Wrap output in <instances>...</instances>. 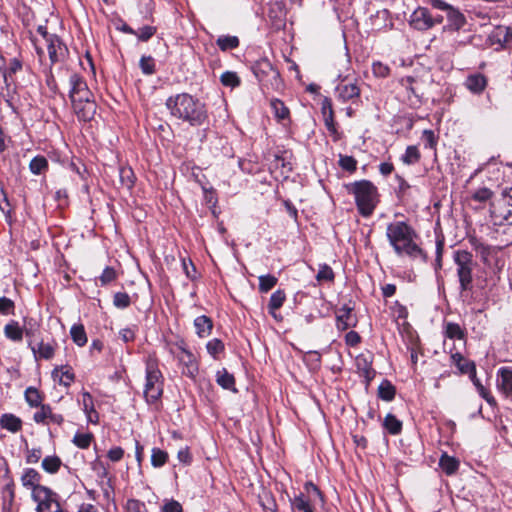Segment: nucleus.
<instances>
[{
    "label": "nucleus",
    "instance_id": "3",
    "mask_svg": "<svg viewBox=\"0 0 512 512\" xmlns=\"http://www.w3.org/2000/svg\"><path fill=\"white\" fill-rule=\"evenodd\" d=\"M386 236L395 253L412 258L425 257L422 249L416 244V233L406 222L397 221L388 224Z\"/></svg>",
    "mask_w": 512,
    "mask_h": 512
},
{
    "label": "nucleus",
    "instance_id": "33",
    "mask_svg": "<svg viewBox=\"0 0 512 512\" xmlns=\"http://www.w3.org/2000/svg\"><path fill=\"white\" fill-rule=\"evenodd\" d=\"M285 300L286 294L284 290L278 289L273 292L268 303L269 313H273V311H277L279 308H281Z\"/></svg>",
    "mask_w": 512,
    "mask_h": 512
},
{
    "label": "nucleus",
    "instance_id": "46",
    "mask_svg": "<svg viewBox=\"0 0 512 512\" xmlns=\"http://www.w3.org/2000/svg\"><path fill=\"white\" fill-rule=\"evenodd\" d=\"M168 459V453L160 448H153L151 451V464L154 467L163 466Z\"/></svg>",
    "mask_w": 512,
    "mask_h": 512
},
{
    "label": "nucleus",
    "instance_id": "5",
    "mask_svg": "<svg viewBox=\"0 0 512 512\" xmlns=\"http://www.w3.org/2000/svg\"><path fill=\"white\" fill-rule=\"evenodd\" d=\"M345 188L348 194L353 195L359 214L370 217L379 203L377 187L369 180H359L345 184Z\"/></svg>",
    "mask_w": 512,
    "mask_h": 512
},
{
    "label": "nucleus",
    "instance_id": "12",
    "mask_svg": "<svg viewBox=\"0 0 512 512\" xmlns=\"http://www.w3.org/2000/svg\"><path fill=\"white\" fill-rule=\"evenodd\" d=\"M488 41L491 45H499L495 48L496 51L507 48L508 44L512 42V28L502 25L495 27L488 36Z\"/></svg>",
    "mask_w": 512,
    "mask_h": 512
},
{
    "label": "nucleus",
    "instance_id": "59",
    "mask_svg": "<svg viewBox=\"0 0 512 512\" xmlns=\"http://www.w3.org/2000/svg\"><path fill=\"white\" fill-rule=\"evenodd\" d=\"M424 147L434 149L437 144V138L432 130H424L421 137Z\"/></svg>",
    "mask_w": 512,
    "mask_h": 512
},
{
    "label": "nucleus",
    "instance_id": "42",
    "mask_svg": "<svg viewBox=\"0 0 512 512\" xmlns=\"http://www.w3.org/2000/svg\"><path fill=\"white\" fill-rule=\"evenodd\" d=\"M220 82L226 87L235 88L241 83L239 76L236 72L226 71L220 76Z\"/></svg>",
    "mask_w": 512,
    "mask_h": 512
},
{
    "label": "nucleus",
    "instance_id": "45",
    "mask_svg": "<svg viewBox=\"0 0 512 512\" xmlns=\"http://www.w3.org/2000/svg\"><path fill=\"white\" fill-rule=\"evenodd\" d=\"M93 434L92 433H76L72 439V442L75 446H77L80 449H87L92 440H93Z\"/></svg>",
    "mask_w": 512,
    "mask_h": 512
},
{
    "label": "nucleus",
    "instance_id": "31",
    "mask_svg": "<svg viewBox=\"0 0 512 512\" xmlns=\"http://www.w3.org/2000/svg\"><path fill=\"white\" fill-rule=\"evenodd\" d=\"M395 393V387L388 380H383L378 387V397L384 401H392Z\"/></svg>",
    "mask_w": 512,
    "mask_h": 512
},
{
    "label": "nucleus",
    "instance_id": "39",
    "mask_svg": "<svg viewBox=\"0 0 512 512\" xmlns=\"http://www.w3.org/2000/svg\"><path fill=\"white\" fill-rule=\"evenodd\" d=\"M48 168V161L44 156H36L34 157L29 164L30 171L35 174L39 175L46 171Z\"/></svg>",
    "mask_w": 512,
    "mask_h": 512
},
{
    "label": "nucleus",
    "instance_id": "38",
    "mask_svg": "<svg viewBox=\"0 0 512 512\" xmlns=\"http://www.w3.org/2000/svg\"><path fill=\"white\" fill-rule=\"evenodd\" d=\"M217 45L222 51L235 49L239 46V39L236 36H220L217 39Z\"/></svg>",
    "mask_w": 512,
    "mask_h": 512
},
{
    "label": "nucleus",
    "instance_id": "28",
    "mask_svg": "<svg viewBox=\"0 0 512 512\" xmlns=\"http://www.w3.org/2000/svg\"><path fill=\"white\" fill-rule=\"evenodd\" d=\"M70 335L73 342L80 347L87 343V335L82 324H74L70 329Z\"/></svg>",
    "mask_w": 512,
    "mask_h": 512
},
{
    "label": "nucleus",
    "instance_id": "58",
    "mask_svg": "<svg viewBox=\"0 0 512 512\" xmlns=\"http://www.w3.org/2000/svg\"><path fill=\"white\" fill-rule=\"evenodd\" d=\"M125 509L127 512H148L145 503L136 499H129Z\"/></svg>",
    "mask_w": 512,
    "mask_h": 512
},
{
    "label": "nucleus",
    "instance_id": "7",
    "mask_svg": "<svg viewBox=\"0 0 512 512\" xmlns=\"http://www.w3.org/2000/svg\"><path fill=\"white\" fill-rule=\"evenodd\" d=\"M490 217L495 225H512V186L491 203Z\"/></svg>",
    "mask_w": 512,
    "mask_h": 512
},
{
    "label": "nucleus",
    "instance_id": "49",
    "mask_svg": "<svg viewBox=\"0 0 512 512\" xmlns=\"http://www.w3.org/2000/svg\"><path fill=\"white\" fill-rule=\"evenodd\" d=\"M61 465V460L57 456L45 457L42 461V467L49 473L56 472Z\"/></svg>",
    "mask_w": 512,
    "mask_h": 512
},
{
    "label": "nucleus",
    "instance_id": "62",
    "mask_svg": "<svg viewBox=\"0 0 512 512\" xmlns=\"http://www.w3.org/2000/svg\"><path fill=\"white\" fill-rule=\"evenodd\" d=\"M115 279H116V272L112 267H106L103 270L101 276L99 277V280L102 285H106Z\"/></svg>",
    "mask_w": 512,
    "mask_h": 512
},
{
    "label": "nucleus",
    "instance_id": "23",
    "mask_svg": "<svg viewBox=\"0 0 512 512\" xmlns=\"http://www.w3.org/2000/svg\"><path fill=\"white\" fill-rule=\"evenodd\" d=\"M194 326L197 335L201 338H205L211 334L213 322L208 316L201 315L194 320Z\"/></svg>",
    "mask_w": 512,
    "mask_h": 512
},
{
    "label": "nucleus",
    "instance_id": "48",
    "mask_svg": "<svg viewBox=\"0 0 512 512\" xmlns=\"http://www.w3.org/2000/svg\"><path fill=\"white\" fill-rule=\"evenodd\" d=\"M473 384L475 385L478 393L482 398H484L488 404L495 405L496 400L495 398L489 393V391L483 386V384L480 382V380L475 375V378H470Z\"/></svg>",
    "mask_w": 512,
    "mask_h": 512
},
{
    "label": "nucleus",
    "instance_id": "14",
    "mask_svg": "<svg viewBox=\"0 0 512 512\" xmlns=\"http://www.w3.org/2000/svg\"><path fill=\"white\" fill-rule=\"evenodd\" d=\"M335 93L339 100L346 102L354 98H358L360 96V88L356 82H348L346 80H342L336 86Z\"/></svg>",
    "mask_w": 512,
    "mask_h": 512
},
{
    "label": "nucleus",
    "instance_id": "60",
    "mask_svg": "<svg viewBox=\"0 0 512 512\" xmlns=\"http://www.w3.org/2000/svg\"><path fill=\"white\" fill-rule=\"evenodd\" d=\"M372 72L376 77L385 78L390 74V68L388 65L377 61L372 64Z\"/></svg>",
    "mask_w": 512,
    "mask_h": 512
},
{
    "label": "nucleus",
    "instance_id": "27",
    "mask_svg": "<svg viewBox=\"0 0 512 512\" xmlns=\"http://www.w3.org/2000/svg\"><path fill=\"white\" fill-rule=\"evenodd\" d=\"M216 382L224 389L231 390L233 392L237 391V389L235 388L234 376L231 373H229L225 368L217 372Z\"/></svg>",
    "mask_w": 512,
    "mask_h": 512
},
{
    "label": "nucleus",
    "instance_id": "16",
    "mask_svg": "<svg viewBox=\"0 0 512 512\" xmlns=\"http://www.w3.org/2000/svg\"><path fill=\"white\" fill-rule=\"evenodd\" d=\"M497 388L506 396H512V368L501 367L497 372Z\"/></svg>",
    "mask_w": 512,
    "mask_h": 512
},
{
    "label": "nucleus",
    "instance_id": "25",
    "mask_svg": "<svg viewBox=\"0 0 512 512\" xmlns=\"http://www.w3.org/2000/svg\"><path fill=\"white\" fill-rule=\"evenodd\" d=\"M0 426L12 433H16L22 428V421L13 414H3L0 418Z\"/></svg>",
    "mask_w": 512,
    "mask_h": 512
},
{
    "label": "nucleus",
    "instance_id": "52",
    "mask_svg": "<svg viewBox=\"0 0 512 512\" xmlns=\"http://www.w3.org/2000/svg\"><path fill=\"white\" fill-rule=\"evenodd\" d=\"M156 31H157L156 27L146 25V26H143V27L139 28V29L136 31V34H134V35H135V36H137V38H138V40H139V41L146 42V41H148L151 37H153V36H154V34L156 33Z\"/></svg>",
    "mask_w": 512,
    "mask_h": 512
},
{
    "label": "nucleus",
    "instance_id": "50",
    "mask_svg": "<svg viewBox=\"0 0 512 512\" xmlns=\"http://www.w3.org/2000/svg\"><path fill=\"white\" fill-rule=\"evenodd\" d=\"M316 279L319 282L327 281L332 282L334 280V272L332 268L327 264H322L319 266V271L316 275Z\"/></svg>",
    "mask_w": 512,
    "mask_h": 512
},
{
    "label": "nucleus",
    "instance_id": "13",
    "mask_svg": "<svg viewBox=\"0 0 512 512\" xmlns=\"http://www.w3.org/2000/svg\"><path fill=\"white\" fill-rule=\"evenodd\" d=\"M28 347L31 349L36 361L41 359L50 360L54 357L56 342H44L41 340L40 342L34 344L33 340H29Z\"/></svg>",
    "mask_w": 512,
    "mask_h": 512
},
{
    "label": "nucleus",
    "instance_id": "1",
    "mask_svg": "<svg viewBox=\"0 0 512 512\" xmlns=\"http://www.w3.org/2000/svg\"><path fill=\"white\" fill-rule=\"evenodd\" d=\"M453 260L456 265L460 296L467 304L480 306L478 311L482 312L494 294L496 279L487 275H477L473 280L475 262L473 255L466 250L455 251Z\"/></svg>",
    "mask_w": 512,
    "mask_h": 512
},
{
    "label": "nucleus",
    "instance_id": "61",
    "mask_svg": "<svg viewBox=\"0 0 512 512\" xmlns=\"http://www.w3.org/2000/svg\"><path fill=\"white\" fill-rule=\"evenodd\" d=\"M433 9L445 12V14L453 7L450 3L444 0H426Z\"/></svg>",
    "mask_w": 512,
    "mask_h": 512
},
{
    "label": "nucleus",
    "instance_id": "53",
    "mask_svg": "<svg viewBox=\"0 0 512 512\" xmlns=\"http://www.w3.org/2000/svg\"><path fill=\"white\" fill-rule=\"evenodd\" d=\"M492 195H493V192L489 188L482 187V188L477 189L475 192H473L471 198L474 201L483 203V202L490 200Z\"/></svg>",
    "mask_w": 512,
    "mask_h": 512
},
{
    "label": "nucleus",
    "instance_id": "29",
    "mask_svg": "<svg viewBox=\"0 0 512 512\" xmlns=\"http://www.w3.org/2000/svg\"><path fill=\"white\" fill-rule=\"evenodd\" d=\"M439 465L442 471L451 476L458 469L459 462L456 458L444 454L440 458Z\"/></svg>",
    "mask_w": 512,
    "mask_h": 512
},
{
    "label": "nucleus",
    "instance_id": "43",
    "mask_svg": "<svg viewBox=\"0 0 512 512\" xmlns=\"http://www.w3.org/2000/svg\"><path fill=\"white\" fill-rule=\"evenodd\" d=\"M278 282V279L271 274L259 276V291L267 293L270 291Z\"/></svg>",
    "mask_w": 512,
    "mask_h": 512
},
{
    "label": "nucleus",
    "instance_id": "56",
    "mask_svg": "<svg viewBox=\"0 0 512 512\" xmlns=\"http://www.w3.org/2000/svg\"><path fill=\"white\" fill-rule=\"evenodd\" d=\"M339 165L343 170L354 172L357 168V161L352 156L340 155Z\"/></svg>",
    "mask_w": 512,
    "mask_h": 512
},
{
    "label": "nucleus",
    "instance_id": "44",
    "mask_svg": "<svg viewBox=\"0 0 512 512\" xmlns=\"http://www.w3.org/2000/svg\"><path fill=\"white\" fill-rule=\"evenodd\" d=\"M22 329L23 334H25L29 340H32V338H34L39 332V324L33 318H24V325Z\"/></svg>",
    "mask_w": 512,
    "mask_h": 512
},
{
    "label": "nucleus",
    "instance_id": "35",
    "mask_svg": "<svg viewBox=\"0 0 512 512\" xmlns=\"http://www.w3.org/2000/svg\"><path fill=\"white\" fill-rule=\"evenodd\" d=\"M119 178L121 185L126 189H131L135 182V175L130 167H121L119 169Z\"/></svg>",
    "mask_w": 512,
    "mask_h": 512
},
{
    "label": "nucleus",
    "instance_id": "41",
    "mask_svg": "<svg viewBox=\"0 0 512 512\" xmlns=\"http://www.w3.org/2000/svg\"><path fill=\"white\" fill-rule=\"evenodd\" d=\"M25 400L31 407H41L42 396L35 387H28L25 390Z\"/></svg>",
    "mask_w": 512,
    "mask_h": 512
},
{
    "label": "nucleus",
    "instance_id": "55",
    "mask_svg": "<svg viewBox=\"0 0 512 512\" xmlns=\"http://www.w3.org/2000/svg\"><path fill=\"white\" fill-rule=\"evenodd\" d=\"M15 303L5 296L0 297V315L14 314Z\"/></svg>",
    "mask_w": 512,
    "mask_h": 512
},
{
    "label": "nucleus",
    "instance_id": "26",
    "mask_svg": "<svg viewBox=\"0 0 512 512\" xmlns=\"http://www.w3.org/2000/svg\"><path fill=\"white\" fill-rule=\"evenodd\" d=\"M4 335L11 341L20 342L23 339V329L15 320H11L4 327Z\"/></svg>",
    "mask_w": 512,
    "mask_h": 512
},
{
    "label": "nucleus",
    "instance_id": "36",
    "mask_svg": "<svg viewBox=\"0 0 512 512\" xmlns=\"http://www.w3.org/2000/svg\"><path fill=\"white\" fill-rule=\"evenodd\" d=\"M61 372L59 377L60 384L68 387L74 381V374L68 366L56 367L53 370V375L58 376V373Z\"/></svg>",
    "mask_w": 512,
    "mask_h": 512
},
{
    "label": "nucleus",
    "instance_id": "21",
    "mask_svg": "<svg viewBox=\"0 0 512 512\" xmlns=\"http://www.w3.org/2000/svg\"><path fill=\"white\" fill-rule=\"evenodd\" d=\"M356 325L355 317L352 315V309L344 306L339 310L337 314V328L339 330H347L350 327H354Z\"/></svg>",
    "mask_w": 512,
    "mask_h": 512
},
{
    "label": "nucleus",
    "instance_id": "10",
    "mask_svg": "<svg viewBox=\"0 0 512 512\" xmlns=\"http://www.w3.org/2000/svg\"><path fill=\"white\" fill-rule=\"evenodd\" d=\"M254 74L257 77L259 81L264 80V76L270 75L271 76V85L278 89L280 88L282 81L280 78V73L277 69L273 67L270 61L268 60H262L258 62L254 68H253Z\"/></svg>",
    "mask_w": 512,
    "mask_h": 512
},
{
    "label": "nucleus",
    "instance_id": "2",
    "mask_svg": "<svg viewBox=\"0 0 512 512\" xmlns=\"http://www.w3.org/2000/svg\"><path fill=\"white\" fill-rule=\"evenodd\" d=\"M170 115L191 126H200L207 119L205 104L188 93H179L166 100Z\"/></svg>",
    "mask_w": 512,
    "mask_h": 512
},
{
    "label": "nucleus",
    "instance_id": "6",
    "mask_svg": "<svg viewBox=\"0 0 512 512\" xmlns=\"http://www.w3.org/2000/svg\"><path fill=\"white\" fill-rule=\"evenodd\" d=\"M144 397L148 404L157 403L163 394L164 377L157 360L149 358L145 369Z\"/></svg>",
    "mask_w": 512,
    "mask_h": 512
},
{
    "label": "nucleus",
    "instance_id": "19",
    "mask_svg": "<svg viewBox=\"0 0 512 512\" xmlns=\"http://www.w3.org/2000/svg\"><path fill=\"white\" fill-rule=\"evenodd\" d=\"M285 154L286 152L273 154L269 167L272 171H279L281 175L287 176L292 171V164L287 160Z\"/></svg>",
    "mask_w": 512,
    "mask_h": 512
},
{
    "label": "nucleus",
    "instance_id": "17",
    "mask_svg": "<svg viewBox=\"0 0 512 512\" xmlns=\"http://www.w3.org/2000/svg\"><path fill=\"white\" fill-rule=\"evenodd\" d=\"M488 80L485 75L481 73H474L467 76L465 80V87L473 94H481L487 87Z\"/></svg>",
    "mask_w": 512,
    "mask_h": 512
},
{
    "label": "nucleus",
    "instance_id": "64",
    "mask_svg": "<svg viewBox=\"0 0 512 512\" xmlns=\"http://www.w3.org/2000/svg\"><path fill=\"white\" fill-rule=\"evenodd\" d=\"M136 335V327L134 328H123L119 331V336L121 340L125 343L132 342L135 339Z\"/></svg>",
    "mask_w": 512,
    "mask_h": 512
},
{
    "label": "nucleus",
    "instance_id": "57",
    "mask_svg": "<svg viewBox=\"0 0 512 512\" xmlns=\"http://www.w3.org/2000/svg\"><path fill=\"white\" fill-rule=\"evenodd\" d=\"M420 159V154L416 146H408L403 161L407 164L416 163Z\"/></svg>",
    "mask_w": 512,
    "mask_h": 512
},
{
    "label": "nucleus",
    "instance_id": "40",
    "mask_svg": "<svg viewBox=\"0 0 512 512\" xmlns=\"http://www.w3.org/2000/svg\"><path fill=\"white\" fill-rule=\"evenodd\" d=\"M292 506L294 509H297L301 512H314L309 499H307L303 493H300L294 497L292 500Z\"/></svg>",
    "mask_w": 512,
    "mask_h": 512
},
{
    "label": "nucleus",
    "instance_id": "24",
    "mask_svg": "<svg viewBox=\"0 0 512 512\" xmlns=\"http://www.w3.org/2000/svg\"><path fill=\"white\" fill-rule=\"evenodd\" d=\"M178 347L184 354V356H179V360L186 365L188 370L187 375L193 377L195 372H197L198 370L195 364L194 355L189 350L186 349L185 343L183 341H181L178 344Z\"/></svg>",
    "mask_w": 512,
    "mask_h": 512
},
{
    "label": "nucleus",
    "instance_id": "11",
    "mask_svg": "<svg viewBox=\"0 0 512 512\" xmlns=\"http://www.w3.org/2000/svg\"><path fill=\"white\" fill-rule=\"evenodd\" d=\"M44 46L47 48L48 55L52 64L64 60L67 53V47L56 34L52 37H49V39L42 44L43 48Z\"/></svg>",
    "mask_w": 512,
    "mask_h": 512
},
{
    "label": "nucleus",
    "instance_id": "22",
    "mask_svg": "<svg viewBox=\"0 0 512 512\" xmlns=\"http://www.w3.org/2000/svg\"><path fill=\"white\" fill-rule=\"evenodd\" d=\"M452 359L462 374H468L470 378H475L476 367L474 362L464 358L460 353L453 354Z\"/></svg>",
    "mask_w": 512,
    "mask_h": 512
},
{
    "label": "nucleus",
    "instance_id": "15",
    "mask_svg": "<svg viewBox=\"0 0 512 512\" xmlns=\"http://www.w3.org/2000/svg\"><path fill=\"white\" fill-rule=\"evenodd\" d=\"M33 419L36 423L47 424L50 421L57 425H61L64 421L61 414L53 413L52 408L45 404L41 405L40 410L34 414Z\"/></svg>",
    "mask_w": 512,
    "mask_h": 512
},
{
    "label": "nucleus",
    "instance_id": "9",
    "mask_svg": "<svg viewBox=\"0 0 512 512\" xmlns=\"http://www.w3.org/2000/svg\"><path fill=\"white\" fill-rule=\"evenodd\" d=\"M409 24L418 31H427L433 28L432 13L426 7L416 8L410 15Z\"/></svg>",
    "mask_w": 512,
    "mask_h": 512
},
{
    "label": "nucleus",
    "instance_id": "18",
    "mask_svg": "<svg viewBox=\"0 0 512 512\" xmlns=\"http://www.w3.org/2000/svg\"><path fill=\"white\" fill-rule=\"evenodd\" d=\"M446 18L448 24L445 29L449 31H459L467 23L465 15L454 6L446 13Z\"/></svg>",
    "mask_w": 512,
    "mask_h": 512
},
{
    "label": "nucleus",
    "instance_id": "37",
    "mask_svg": "<svg viewBox=\"0 0 512 512\" xmlns=\"http://www.w3.org/2000/svg\"><path fill=\"white\" fill-rule=\"evenodd\" d=\"M270 104L274 115L278 120H285L289 117L290 112L284 102L279 99H272Z\"/></svg>",
    "mask_w": 512,
    "mask_h": 512
},
{
    "label": "nucleus",
    "instance_id": "30",
    "mask_svg": "<svg viewBox=\"0 0 512 512\" xmlns=\"http://www.w3.org/2000/svg\"><path fill=\"white\" fill-rule=\"evenodd\" d=\"M37 33L40 36L39 38L35 37L33 39L35 49L37 51V54L42 57L44 55L42 44L49 39V37H52L54 34H50L47 31V28L45 26H38Z\"/></svg>",
    "mask_w": 512,
    "mask_h": 512
},
{
    "label": "nucleus",
    "instance_id": "20",
    "mask_svg": "<svg viewBox=\"0 0 512 512\" xmlns=\"http://www.w3.org/2000/svg\"><path fill=\"white\" fill-rule=\"evenodd\" d=\"M79 402L82 405L83 411L86 414L88 421L92 423H97L99 416L96 410L94 409L92 395L89 392L84 391L82 393V399L79 400Z\"/></svg>",
    "mask_w": 512,
    "mask_h": 512
},
{
    "label": "nucleus",
    "instance_id": "47",
    "mask_svg": "<svg viewBox=\"0 0 512 512\" xmlns=\"http://www.w3.org/2000/svg\"><path fill=\"white\" fill-rule=\"evenodd\" d=\"M139 67L145 75H152L156 71L155 61L152 56H142L139 61Z\"/></svg>",
    "mask_w": 512,
    "mask_h": 512
},
{
    "label": "nucleus",
    "instance_id": "32",
    "mask_svg": "<svg viewBox=\"0 0 512 512\" xmlns=\"http://www.w3.org/2000/svg\"><path fill=\"white\" fill-rule=\"evenodd\" d=\"M383 426L392 435H397L402 430V422L391 413L384 418Z\"/></svg>",
    "mask_w": 512,
    "mask_h": 512
},
{
    "label": "nucleus",
    "instance_id": "4",
    "mask_svg": "<svg viewBox=\"0 0 512 512\" xmlns=\"http://www.w3.org/2000/svg\"><path fill=\"white\" fill-rule=\"evenodd\" d=\"M69 98L74 113L81 121H90L96 113V103L86 81L77 73L69 76Z\"/></svg>",
    "mask_w": 512,
    "mask_h": 512
},
{
    "label": "nucleus",
    "instance_id": "8",
    "mask_svg": "<svg viewBox=\"0 0 512 512\" xmlns=\"http://www.w3.org/2000/svg\"><path fill=\"white\" fill-rule=\"evenodd\" d=\"M23 483L32 488V499L37 503L36 510L50 507L51 504H60L57 493L51 489L39 484L35 485L34 482Z\"/></svg>",
    "mask_w": 512,
    "mask_h": 512
},
{
    "label": "nucleus",
    "instance_id": "51",
    "mask_svg": "<svg viewBox=\"0 0 512 512\" xmlns=\"http://www.w3.org/2000/svg\"><path fill=\"white\" fill-rule=\"evenodd\" d=\"M131 304L130 296L126 292H117L113 297V305L119 309H125Z\"/></svg>",
    "mask_w": 512,
    "mask_h": 512
},
{
    "label": "nucleus",
    "instance_id": "34",
    "mask_svg": "<svg viewBox=\"0 0 512 512\" xmlns=\"http://www.w3.org/2000/svg\"><path fill=\"white\" fill-rule=\"evenodd\" d=\"M445 335L450 339L463 340L465 331L458 323L448 322L445 324Z\"/></svg>",
    "mask_w": 512,
    "mask_h": 512
},
{
    "label": "nucleus",
    "instance_id": "54",
    "mask_svg": "<svg viewBox=\"0 0 512 512\" xmlns=\"http://www.w3.org/2000/svg\"><path fill=\"white\" fill-rule=\"evenodd\" d=\"M206 348L211 356L216 357L219 353L223 352L224 344L220 339L214 338L207 343Z\"/></svg>",
    "mask_w": 512,
    "mask_h": 512
},
{
    "label": "nucleus",
    "instance_id": "63",
    "mask_svg": "<svg viewBox=\"0 0 512 512\" xmlns=\"http://www.w3.org/2000/svg\"><path fill=\"white\" fill-rule=\"evenodd\" d=\"M161 510L162 512H183L181 504L173 499L166 500Z\"/></svg>",
    "mask_w": 512,
    "mask_h": 512
}]
</instances>
